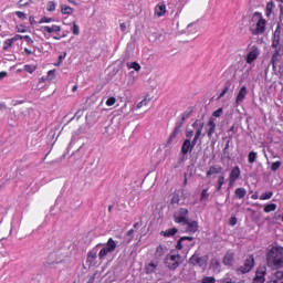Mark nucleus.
<instances>
[{
  "label": "nucleus",
  "instance_id": "7",
  "mask_svg": "<svg viewBox=\"0 0 283 283\" xmlns=\"http://www.w3.org/2000/svg\"><path fill=\"white\" fill-rule=\"evenodd\" d=\"M240 176H242V170H240V166H234L231 169L230 175L228 177V185L230 188L233 187L235 182H238V179L240 178Z\"/></svg>",
  "mask_w": 283,
  "mask_h": 283
},
{
  "label": "nucleus",
  "instance_id": "44",
  "mask_svg": "<svg viewBox=\"0 0 283 283\" xmlns=\"http://www.w3.org/2000/svg\"><path fill=\"white\" fill-rule=\"evenodd\" d=\"M209 199V189H203L200 195V201H205Z\"/></svg>",
  "mask_w": 283,
  "mask_h": 283
},
{
  "label": "nucleus",
  "instance_id": "49",
  "mask_svg": "<svg viewBox=\"0 0 283 283\" xmlns=\"http://www.w3.org/2000/svg\"><path fill=\"white\" fill-rule=\"evenodd\" d=\"M107 107H112L113 105H116V97H108L106 101Z\"/></svg>",
  "mask_w": 283,
  "mask_h": 283
},
{
  "label": "nucleus",
  "instance_id": "31",
  "mask_svg": "<svg viewBox=\"0 0 283 283\" xmlns=\"http://www.w3.org/2000/svg\"><path fill=\"white\" fill-rule=\"evenodd\" d=\"M274 8H275V3H273V1L268 2L265 8V15L271 17V14H273Z\"/></svg>",
  "mask_w": 283,
  "mask_h": 283
},
{
  "label": "nucleus",
  "instance_id": "28",
  "mask_svg": "<svg viewBox=\"0 0 283 283\" xmlns=\"http://www.w3.org/2000/svg\"><path fill=\"white\" fill-rule=\"evenodd\" d=\"M272 48H274V50H277V48H280V33H277V31L274 32L272 39Z\"/></svg>",
  "mask_w": 283,
  "mask_h": 283
},
{
  "label": "nucleus",
  "instance_id": "42",
  "mask_svg": "<svg viewBox=\"0 0 283 283\" xmlns=\"http://www.w3.org/2000/svg\"><path fill=\"white\" fill-rule=\"evenodd\" d=\"M193 111H190V112H187V113H184L181 114V120L177 122V123H180L181 125H185V120H187V118H189V116H191V113Z\"/></svg>",
  "mask_w": 283,
  "mask_h": 283
},
{
  "label": "nucleus",
  "instance_id": "19",
  "mask_svg": "<svg viewBox=\"0 0 283 283\" xmlns=\"http://www.w3.org/2000/svg\"><path fill=\"white\" fill-rule=\"evenodd\" d=\"M167 251H169V249L167 248V245L165 244H159L157 248H156V251H155V258L158 260L160 258H163V255H166Z\"/></svg>",
  "mask_w": 283,
  "mask_h": 283
},
{
  "label": "nucleus",
  "instance_id": "17",
  "mask_svg": "<svg viewBox=\"0 0 283 283\" xmlns=\"http://www.w3.org/2000/svg\"><path fill=\"white\" fill-rule=\"evenodd\" d=\"M247 94H249V90L247 88V86H242L235 97L237 105H240V103H242L244 98H247Z\"/></svg>",
  "mask_w": 283,
  "mask_h": 283
},
{
  "label": "nucleus",
  "instance_id": "34",
  "mask_svg": "<svg viewBox=\"0 0 283 283\" xmlns=\"http://www.w3.org/2000/svg\"><path fill=\"white\" fill-rule=\"evenodd\" d=\"M255 160H258V153L255 151H250L249 155H248V163L250 165H253V163H255Z\"/></svg>",
  "mask_w": 283,
  "mask_h": 283
},
{
  "label": "nucleus",
  "instance_id": "30",
  "mask_svg": "<svg viewBox=\"0 0 283 283\" xmlns=\"http://www.w3.org/2000/svg\"><path fill=\"white\" fill-rule=\"evenodd\" d=\"M36 69H38L36 64H25L23 66V71L28 72L29 74H34V72H36Z\"/></svg>",
  "mask_w": 283,
  "mask_h": 283
},
{
  "label": "nucleus",
  "instance_id": "59",
  "mask_svg": "<svg viewBox=\"0 0 283 283\" xmlns=\"http://www.w3.org/2000/svg\"><path fill=\"white\" fill-rule=\"evenodd\" d=\"M17 30H18V32H20V33H25V32H28L27 30H25V27L24 25H20V27H17Z\"/></svg>",
  "mask_w": 283,
  "mask_h": 283
},
{
  "label": "nucleus",
  "instance_id": "8",
  "mask_svg": "<svg viewBox=\"0 0 283 283\" xmlns=\"http://www.w3.org/2000/svg\"><path fill=\"white\" fill-rule=\"evenodd\" d=\"M265 277H266V265H261L258 268L252 283H264L266 282Z\"/></svg>",
  "mask_w": 283,
  "mask_h": 283
},
{
  "label": "nucleus",
  "instance_id": "47",
  "mask_svg": "<svg viewBox=\"0 0 283 283\" xmlns=\"http://www.w3.org/2000/svg\"><path fill=\"white\" fill-rule=\"evenodd\" d=\"M280 167H282V161H280V160L274 161V163H272V165H271V170H272V171H277V169H280Z\"/></svg>",
  "mask_w": 283,
  "mask_h": 283
},
{
  "label": "nucleus",
  "instance_id": "1",
  "mask_svg": "<svg viewBox=\"0 0 283 283\" xmlns=\"http://www.w3.org/2000/svg\"><path fill=\"white\" fill-rule=\"evenodd\" d=\"M268 266L271 269H282L283 266V248L272 247L266 253Z\"/></svg>",
  "mask_w": 283,
  "mask_h": 283
},
{
  "label": "nucleus",
  "instance_id": "43",
  "mask_svg": "<svg viewBox=\"0 0 283 283\" xmlns=\"http://www.w3.org/2000/svg\"><path fill=\"white\" fill-rule=\"evenodd\" d=\"M12 45H14V41L11 39H8L4 41V45H3V50H10V48H12Z\"/></svg>",
  "mask_w": 283,
  "mask_h": 283
},
{
  "label": "nucleus",
  "instance_id": "16",
  "mask_svg": "<svg viewBox=\"0 0 283 283\" xmlns=\"http://www.w3.org/2000/svg\"><path fill=\"white\" fill-rule=\"evenodd\" d=\"M182 130V124L181 123H176L174 130L170 133L168 143H172L175 138L178 137V134Z\"/></svg>",
  "mask_w": 283,
  "mask_h": 283
},
{
  "label": "nucleus",
  "instance_id": "35",
  "mask_svg": "<svg viewBox=\"0 0 283 283\" xmlns=\"http://www.w3.org/2000/svg\"><path fill=\"white\" fill-rule=\"evenodd\" d=\"M128 70H135V72H140V64L138 62L127 63Z\"/></svg>",
  "mask_w": 283,
  "mask_h": 283
},
{
  "label": "nucleus",
  "instance_id": "15",
  "mask_svg": "<svg viewBox=\"0 0 283 283\" xmlns=\"http://www.w3.org/2000/svg\"><path fill=\"white\" fill-rule=\"evenodd\" d=\"M41 31L44 34H52L53 32H61V25L53 24V25H43L41 27Z\"/></svg>",
  "mask_w": 283,
  "mask_h": 283
},
{
  "label": "nucleus",
  "instance_id": "18",
  "mask_svg": "<svg viewBox=\"0 0 283 283\" xmlns=\"http://www.w3.org/2000/svg\"><path fill=\"white\" fill-rule=\"evenodd\" d=\"M224 168H222V166L220 165H213L210 166L206 176H217L218 174H220L221 171H223Z\"/></svg>",
  "mask_w": 283,
  "mask_h": 283
},
{
  "label": "nucleus",
  "instance_id": "52",
  "mask_svg": "<svg viewBox=\"0 0 283 283\" xmlns=\"http://www.w3.org/2000/svg\"><path fill=\"white\" fill-rule=\"evenodd\" d=\"M212 116H214V118H220L222 116V108H218L217 111H214L212 113Z\"/></svg>",
  "mask_w": 283,
  "mask_h": 283
},
{
  "label": "nucleus",
  "instance_id": "26",
  "mask_svg": "<svg viewBox=\"0 0 283 283\" xmlns=\"http://www.w3.org/2000/svg\"><path fill=\"white\" fill-rule=\"evenodd\" d=\"M156 269H158V262L151 261L150 263H148L146 265V273H147V275H149L151 273H156Z\"/></svg>",
  "mask_w": 283,
  "mask_h": 283
},
{
  "label": "nucleus",
  "instance_id": "32",
  "mask_svg": "<svg viewBox=\"0 0 283 283\" xmlns=\"http://www.w3.org/2000/svg\"><path fill=\"white\" fill-rule=\"evenodd\" d=\"M61 13L62 14H73L74 13V8L70 6L62 4L61 6Z\"/></svg>",
  "mask_w": 283,
  "mask_h": 283
},
{
  "label": "nucleus",
  "instance_id": "20",
  "mask_svg": "<svg viewBox=\"0 0 283 283\" xmlns=\"http://www.w3.org/2000/svg\"><path fill=\"white\" fill-rule=\"evenodd\" d=\"M154 10L156 17H165V14H167V6H165V3L156 4Z\"/></svg>",
  "mask_w": 283,
  "mask_h": 283
},
{
  "label": "nucleus",
  "instance_id": "41",
  "mask_svg": "<svg viewBox=\"0 0 283 283\" xmlns=\"http://www.w3.org/2000/svg\"><path fill=\"white\" fill-rule=\"evenodd\" d=\"M210 264L214 271H220V261L218 259H212Z\"/></svg>",
  "mask_w": 283,
  "mask_h": 283
},
{
  "label": "nucleus",
  "instance_id": "54",
  "mask_svg": "<svg viewBox=\"0 0 283 283\" xmlns=\"http://www.w3.org/2000/svg\"><path fill=\"white\" fill-rule=\"evenodd\" d=\"M193 138V130H187L186 132V140H191Z\"/></svg>",
  "mask_w": 283,
  "mask_h": 283
},
{
  "label": "nucleus",
  "instance_id": "56",
  "mask_svg": "<svg viewBox=\"0 0 283 283\" xmlns=\"http://www.w3.org/2000/svg\"><path fill=\"white\" fill-rule=\"evenodd\" d=\"M23 38H25V35H21V34H15L12 39L13 43L14 41H21Z\"/></svg>",
  "mask_w": 283,
  "mask_h": 283
},
{
  "label": "nucleus",
  "instance_id": "61",
  "mask_svg": "<svg viewBox=\"0 0 283 283\" xmlns=\"http://www.w3.org/2000/svg\"><path fill=\"white\" fill-rule=\"evenodd\" d=\"M119 28H120L122 32H126L127 31V24H125V22H122L119 24Z\"/></svg>",
  "mask_w": 283,
  "mask_h": 283
},
{
  "label": "nucleus",
  "instance_id": "10",
  "mask_svg": "<svg viewBox=\"0 0 283 283\" xmlns=\"http://www.w3.org/2000/svg\"><path fill=\"white\" fill-rule=\"evenodd\" d=\"M189 264L192 266H205L207 264V259L195 253L190 256Z\"/></svg>",
  "mask_w": 283,
  "mask_h": 283
},
{
  "label": "nucleus",
  "instance_id": "21",
  "mask_svg": "<svg viewBox=\"0 0 283 283\" xmlns=\"http://www.w3.org/2000/svg\"><path fill=\"white\" fill-rule=\"evenodd\" d=\"M258 56H260V52L258 49H253L248 53L245 61L248 64H251L258 59Z\"/></svg>",
  "mask_w": 283,
  "mask_h": 283
},
{
  "label": "nucleus",
  "instance_id": "24",
  "mask_svg": "<svg viewBox=\"0 0 283 283\" xmlns=\"http://www.w3.org/2000/svg\"><path fill=\"white\" fill-rule=\"evenodd\" d=\"M176 233H178L177 228H170L165 231H161L160 235H163L164 238H174V235H176Z\"/></svg>",
  "mask_w": 283,
  "mask_h": 283
},
{
  "label": "nucleus",
  "instance_id": "62",
  "mask_svg": "<svg viewBox=\"0 0 283 283\" xmlns=\"http://www.w3.org/2000/svg\"><path fill=\"white\" fill-rule=\"evenodd\" d=\"M6 76H8V72H6V71L0 72V81H3V78H6Z\"/></svg>",
  "mask_w": 283,
  "mask_h": 283
},
{
  "label": "nucleus",
  "instance_id": "40",
  "mask_svg": "<svg viewBox=\"0 0 283 283\" xmlns=\"http://www.w3.org/2000/svg\"><path fill=\"white\" fill-rule=\"evenodd\" d=\"M48 12H54L56 10V2L55 1H49L46 4Z\"/></svg>",
  "mask_w": 283,
  "mask_h": 283
},
{
  "label": "nucleus",
  "instance_id": "13",
  "mask_svg": "<svg viewBox=\"0 0 283 283\" xmlns=\"http://www.w3.org/2000/svg\"><path fill=\"white\" fill-rule=\"evenodd\" d=\"M207 127H208L207 129L208 138H213V134H216V119L213 117H211L208 120Z\"/></svg>",
  "mask_w": 283,
  "mask_h": 283
},
{
  "label": "nucleus",
  "instance_id": "46",
  "mask_svg": "<svg viewBox=\"0 0 283 283\" xmlns=\"http://www.w3.org/2000/svg\"><path fill=\"white\" fill-rule=\"evenodd\" d=\"M201 283H216V277L214 276H203L201 279Z\"/></svg>",
  "mask_w": 283,
  "mask_h": 283
},
{
  "label": "nucleus",
  "instance_id": "58",
  "mask_svg": "<svg viewBox=\"0 0 283 283\" xmlns=\"http://www.w3.org/2000/svg\"><path fill=\"white\" fill-rule=\"evenodd\" d=\"M230 224H231V227H235V224H238V218L232 217V218L230 219Z\"/></svg>",
  "mask_w": 283,
  "mask_h": 283
},
{
  "label": "nucleus",
  "instance_id": "64",
  "mask_svg": "<svg viewBox=\"0 0 283 283\" xmlns=\"http://www.w3.org/2000/svg\"><path fill=\"white\" fill-rule=\"evenodd\" d=\"M180 202V199L178 197H172L171 205Z\"/></svg>",
  "mask_w": 283,
  "mask_h": 283
},
{
  "label": "nucleus",
  "instance_id": "38",
  "mask_svg": "<svg viewBox=\"0 0 283 283\" xmlns=\"http://www.w3.org/2000/svg\"><path fill=\"white\" fill-rule=\"evenodd\" d=\"M274 282L283 283V271H276L274 273Z\"/></svg>",
  "mask_w": 283,
  "mask_h": 283
},
{
  "label": "nucleus",
  "instance_id": "9",
  "mask_svg": "<svg viewBox=\"0 0 283 283\" xmlns=\"http://www.w3.org/2000/svg\"><path fill=\"white\" fill-rule=\"evenodd\" d=\"M196 142L191 139H185L182 145H181V154L184 156H187V154H191L196 147Z\"/></svg>",
  "mask_w": 283,
  "mask_h": 283
},
{
  "label": "nucleus",
  "instance_id": "22",
  "mask_svg": "<svg viewBox=\"0 0 283 283\" xmlns=\"http://www.w3.org/2000/svg\"><path fill=\"white\" fill-rule=\"evenodd\" d=\"M23 40L28 43L30 48L34 49V52H41V48H39L35 43L34 40L30 35H24Z\"/></svg>",
  "mask_w": 283,
  "mask_h": 283
},
{
  "label": "nucleus",
  "instance_id": "2",
  "mask_svg": "<svg viewBox=\"0 0 283 283\" xmlns=\"http://www.w3.org/2000/svg\"><path fill=\"white\" fill-rule=\"evenodd\" d=\"M103 247L99 252H98V260L99 262H103L105 260V258H107V255H109V253H114V251H116V247H118V244L116 243V241L113 238H109L107 240L106 243H102Z\"/></svg>",
  "mask_w": 283,
  "mask_h": 283
},
{
  "label": "nucleus",
  "instance_id": "48",
  "mask_svg": "<svg viewBox=\"0 0 283 283\" xmlns=\"http://www.w3.org/2000/svg\"><path fill=\"white\" fill-rule=\"evenodd\" d=\"M15 14L18 19H21V21H25V19H28V15L23 11H17Z\"/></svg>",
  "mask_w": 283,
  "mask_h": 283
},
{
  "label": "nucleus",
  "instance_id": "37",
  "mask_svg": "<svg viewBox=\"0 0 283 283\" xmlns=\"http://www.w3.org/2000/svg\"><path fill=\"white\" fill-rule=\"evenodd\" d=\"M72 32L74 34V36H78V34H81V27H78V24H76V21L72 22Z\"/></svg>",
  "mask_w": 283,
  "mask_h": 283
},
{
  "label": "nucleus",
  "instance_id": "51",
  "mask_svg": "<svg viewBox=\"0 0 283 283\" xmlns=\"http://www.w3.org/2000/svg\"><path fill=\"white\" fill-rule=\"evenodd\" d=\"M147 103H149V101H147V98H144L143 101H140L137 104V109H140L142 107H145L147 105Z\"/></svg>",
  "mask_w": 283,
  "mask_h": 283
},
{
  "label": "nucleus",
  "instance_id": "63",
  "mask_svg": "<svg viewBox=\"0 0 283 283\" xmlns=\"http://www.w3.org/2000/svg\"><path fill=\"white\" fill-rule=\"evenodd\" d=\"M251 199H252V200H260V195H258V192H254V193L251 196Z\"/></svg>",
  "mask_w": 283,
  "mask_h": 283
},
{
  "label": "nucleus",
  "instance_id": "25",
  "mask_svg": "<svg viewBox=\"0 0 283 283\" xmlns=\"http://www.w3.org/2000/svg\"><path fill=\"white\" fill-rule=\"evenodd\" d=\"M245 196H247V189H244L242 187L235 189L234 198L237 200H242Z\"/></svg>",
  "mask_w": 283,
  "mask_h": 283
},
{
  "label": "nucleus",
  "instance_id": "36",
  "mask_svg": "<svg viewBox=\"0 0 283 283\" xmlns=\"http://www.w3.org/2000/svg\"><path fill=\"white\" fill-rule=\"evenodd\" d=\"M30 3H34V1H32V0H19L17 6H18V8H28V6H30Z\"/></svg>",
  "mask_w": 283,
  "mask_h": 283
},
{
  "label": "nucleus",
  "instance_id": "6",
  "mask_svg": "<svg viewBox=\"0 0 283 283\" xmlns=\"http://www.w3.org/2000/svg\"><path fill=\"white\" fill-rule=\"evenodd\" d=\"M255 266V256L253 254L248 255L244 260V264L238 269L239 273H251Z\"/></svg>",
  "mask_w": 283,
  "mask_h": 283
},
{
  "label": "nucleus",
  "instance_id": "11",
  "mask_svg": "<svg viewBox=\"0 0 283 283\" xmlns=\"http://www.w3.org/2000/svg\"><path fill=\"white\" fill-rule=\"evenodd\" d=\"M101 247H103V243H97L93 249L88 251L87 262H90V264H94V262L98 258V248Z\"/></svg>",
  "mask_w": 283,
  "mask_h": 283
},
{
  "label": "nucleus",
  "instance_id": "23",
  "mask_svg": "<svg viewBox=\"0 0 283 283\" xmlns=\"http://www.w3.org/2000/svg\"><path fill=\"white\" fill-rule=\"evenodd\" d=\"M185 240H188V242H193V237H181L176 245L177 251H182V249L185 248L182 242H185Z\"/></svg>",
  "mask_w": 283,
  "mask_h": 283
},
{
  "label": "nucleus",
  "instance_id": "60",
  "mask_svg": "<svg viewBox=\"0 0 283 283\" xmlns=\"http://www.w3.org/2000/svg\"><path fill=\"white\" fill-rule=\"evenodd\" d=\"M48 81H50V80H48V75L42 76V77L39 78V85H41V83H48Z\"/></svg>",
  "mask_w": 283,
  "mask_h": 283
},
{
  "label": "nucleus",
  "instance_id": "45",
  "mask_svg": "<svg viewBox=\"0 0 283 283\" xmlns=\"http://www.w3.org/2000/svg\"><path fill=\"white\" fill-rule=\"evenodd\" d=\"M49 81H54L56 78V70H50L46 74Z\"/></svg>",
  "mask_w": 283,
  "mask_h": 283
},
{
  "label": "nucleus",
  "instance_id": "57",
  "mask_svg": "<svg viewBox=\"0 0 283 283\" xmlns=\"http://www.w3.org/2000/svg\"><path fill=\"white\" fill-rule=\"evenodd\" d=\"M24 54H27V56H32V54H34V51H32L28 48H24Z\"/></svg>",
  "mask_w": 283,
  "mask_h": 283
},
{
  "label": "nucleus",
  "instance_id": "55",
  "mask_svg": "<svg viewBox=\"0 0 283 283\" xmlns=\"http://www.w3.org/2000/svg\"><path fill=\"white\" fill-rule=\"evenodd\" d=\"M224 180H226L224 179V175L219 176L218 180H217V185H222L223 186L224 185Z\"/></svg>",
  "mask_w": 283,
  "mask_h": 283
},
{
  "label": "nucleus",
  "instance_id": "33",
  "mask_svg": "<svg viewBox=\"0 0 283 283\" xmlns=\"http://www.w3.org/2000/svg\"><path fill=\"white\" fill-rule=\"evenodd\" d=\"M275 209H277L276 203H268L264 206L263 211L264 213H271V211H275Z\"/></svg>",
  "mask_w": 283,
  "mask_h": 283
},
{
  "label": "nucleus",
  "instance_id": "27",
  "mask_svg": "<svg viewBox=\"0 0 283 283\" xmlns=\"http://www.w3.org/2000/svg\"><path fill=\"white\" fill-rule=\"evenodd\" d=\"M202 129H205V123H201L195 133V137L192 139L193 143L198 145V140H200V136H202Z\"/></svg>",
  "mask_w": 283,
  "mask_h": 283
},
{
  "label": "nucleus",
  "instance_id": "29",
  "mask_svg": "<svg viewBox=\"0 0 283 283\" xmlns=\"http://www.w3.org/2000/svg\"><path fill=\"white\" fill-rule=\"evenodd\" d=\"M279 59H280V49H276L270 61V65H272L273 70H275V62L279 61Z\"/></svg>",
  "mask_w": 283,
  "mask_h": 283
},
{
  "label": "nucleus",
  "instance_id": "3",
  "mask_svg": "<svg viewBox=\"0 0 283 283\" xmlns=\"http://www.w3.org/2000/svg\"><path fill=\"white\" fill-rule=\"evenodd\" d=\"M164 264L170 271H176L182 264V258L180 254H174V251H171L170 254L166 255Z\"/></svg>",
  "mask_w": 283,
  "mask_h": 283
},
{
  "label": "nucleus",
  "instance_id": "53",
  "mask_svg": "<svg viewBox=\"0 0 283 283\" xmlns=\"http://www.w3.org/2000/svg\"><path fill=\"white\" fill-rule=\"evenodd\" d=\"M227 92H229V86H224L220 95L218 96V99L223 98V96L227 95Z\"/></svg>",
  "mask_w": 283,
  "mask_h": 283
},
{
  "label": "nucleus",
  "instance_id": "4",
  "mask_svg": "<svg viewBox=\"0 0 283 283\" xmlns=\"http://www.w3.org/2000/svg\"><path fill=\"white\" fill-rule=\"evenodd\" d=\"M254 17H258V21L255 28L251 30V34L254 36H260V34H264L266 32V19L262 17V13L255 12Z\"/></svg>",
  "mask_w": 283,
  "mask_h": 283
},
{
  "label": "nucleus",
  "instance_id": "14",
  "mask_svg": "<svg viewBox=\"0 0 283 283\" xmlns=\"http://www.w3.org/2000/svg\"><path fill=\"white\" fill-rule=\"evenodd\" d=\"M185 226H186V233L193 234V233L198 232V229H199L198 221H189L188 220L187 223H185Z\"/></svg>",
  "mask_w": 283,
  "mask_h": 283
},
{
  "label": "nucleus",
  "instance_id": "5",
  "mask_svg": "<svg viewBox=\"0 0 283 283\" xmlns=\"http://www.w3.org/2000/svg\"><path fill=\"white\" fill-rule=\"evenodd\" d=\"M189 220V210L187 208H180L174 213V221L176 224H187Z\"/></svg>",
  "mask_w": 283,
  "mask_h": 283
},
{
  "label": "nucleus",
  "instance_id": "12",
  "mask_svg": "<svg viewBox=\"0 0 283 283\" xmlns=\"http://www.w3.org/2000/svg\"><path fill=\"white\" fill-rule=\"evenodd\" d=\"M224 266H233V263L235 262V253L233 251L229 250L222 260Z\"/></svg>",
  "mask_w": 283,
  "mask_h": 283
},
{
  "label": "nucleus",
  "instance_id": "39",
  "mask_svg": "<svg viewBox=\"0 0 283 283\" xmlns=\"http://www.w3.org/2000/svg\"><path fill=\"white\" fill-rule=\"evenodd\" d=\"M273 198V191L263 192L260 196V200H271Z\"/></svg>",
  "mask_w": 283,
  "mask_h": 283
},
{
  "label": "nucleus",
  "instance_id": "50",
  "mask_svg": "<svg viewBox=\"0 0 283 283\" xmlns=\"http://www.w3.org/2000/svg\"><path fill=\"white\" fill-rule=\"evenodd\" d=\"M54 21L53 18L42 17L40 19V23H52Z\"/></svg>",
  "mask_w": 283,
  "mask_h": 283
}]
</instances>
